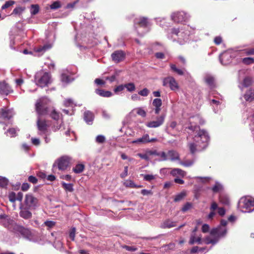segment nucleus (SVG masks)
<instances>
[{
	"instance_id": "43",
	"label": "nucleus",
	"mask_w": 254,
	"mask_h": 254,
	"mask_svg": "<svg viewBox=\"0 0 254 254\" xmlns=\"http://www.w3.org/2000/svg\"><path fill=\"white\" fill-rule=\"evenodd\" d=\"M186 196V193L184 192H181V193L176 195L174 198V201L175 202H178L184 198Z\"/></svg>"
},
{
	"instance_id": "21",
	"label": "nucleus",
	"mask_w": 254,
	"mask_h": 254,
	"mask_svg": "<svg viewBox=\"0 0 254 254\" xmlns=\"http://www.w3.org/2000/svg\"><path fill=\"white\" fill-rule=\"evenodd\" d=\"M95 92L97 94L103 97H110L113 95L111 91H105L103 89H96Z\"/></svg>"
},
{
	"instance_id": "55",
	"label": "nucleus",
	"mask_w": 254,
	"mask_h": 254,
	"mask_svg": "<svg viewBox=\"0 0 254 254\" xmlns=\"http://www.w3.org/2000/svg\"><path fill=\"white\" fill-rule=\"evenodd\" d=\"M28 181L32 183L33 184H36L38 182V179L37 178L33 176H30L28 178Z\"/></svg>"
},
{
	"instance_id": "29",
	"label": "nucleus",
	"mask_w": 254,
	"mask_h": 254,
	"mask_svg": "<svg viewBox=\"0 0 254 254\" xmlns=\"http://www.w3.org/2000/svg\"><path fill=\"white\" fill-rule=\"evenodd\" d=\"M189 243V244L190 245H193L195 243H197L199 244H201V238L200 237H198L197 238H196L195 237V234H191Z\"/></svg>"
},
{
	"instance_id": "28",
	"label": "nucleus",
	"mask_w": 254,
	"mask_h": 254,
	"mask_svg": "<svg viewBox=\"0 0 254 254\" xmlns=\"http://www.w3.org/2000/svg\"><path fill=\"white\" fill-rule=\"evenodd\" d=\"M0 117L3 119H10L11 118V116L9 114L8 110L1 109L0 110Z\"/></svg>"
},
{
	"instance_id": "10",
	"label": "nucleus",
	"mask_w": 254,
	"mask_h": 254,
	"mask_svg": "<svg viewBox=\"0 0 254 254\" xmlns=\"http://www.w3.org/2000/svg\"><path fill=\"white\" fill-rule=\"evenodd\" d=\"M172 19L176 22H182L188 20L187 14L184 11H178L174 13L172 15Z\"/></svg>"
},
{
	"instance_id": "57",
	"label": "nucleus",
	"mask_w": 254,
	"mask_h": 254,
	"mask_svg": "<svg viewBox=\"0 0 254 254\" xmlns=\"http://www.w3.org/2000/svg\"><path fill=\"white\" fill-rule=\"evenodd\" d=\"M159 156L161 157L162 161H166L168 159L167 153L166 154L165 152H160L159 153Z\"/></svg>"
},
{
	"instance_id": "23",
	"label": "nucleus",
	"mask_w": 254,
	"mask_h": 254,
	"mask_svg": "<svg viewBox=\"0 0 254 254\" xmlns=\"http://www.w3.org/2000/svg\"><path fill=\"white\" fill-rule=\"evenodd\" d=\"M94 116L92 113L90 111H86L84 114V120L89 125L92 124Z\"/></svg>"
},
{
	"instance_id": "50",
	"label": "nucleus",
	"mask_w": 254,
	"mask_h": 254,
	"mask_svg": "<svg viewBox=\"0 0 254 254\" xmlns=\"http://www.w3.org/2000/svg\"><path fill=\"white\" fill-rule=\"evenodd\" d=\"M222 189V186L218 183H216L212 188V190L214 192H217Z\"/></svg>"
},
{
	"instance_id": "11",
	"label": "nucleus",
	"mask_w": 254,
	"mask_h": 254,
	"mask_svg": "<svg viewBox=\"0 0 254 254\" xmlns=\"http://www.w3.org/2000/svg\"><path fill=\"white\" fill-rule=\"evenodd\" d=\"M36 111L39 115H45L48 114V108L43 101H38L35 105Z\"/></svg>"
},
{
	"instance_id": "52",
	"label": "nucleus",
	"mask_w": 254,
	"mask_h": 254,
	"mask_svg": "<svg viewBox=\"0 0 254 254\" xmlns=\"http://www.w3.org/2000/svg\"><path fill=\"white\" fill-rule=\"evenodd\" d=\"M9 200L11 202H15L16 199V194L14 192H10L8 195Z\"/></svg>"
},
{
	"instance_id": "40",
	"label": "nucleus",
	"mask_w": 254,
	"mask_h": 254,
	"mask_svg": "<svg viewBox=\"0 0 254 254\" xmlns=\"http://www.w3.org/2000/svg\"><path fill=\"white\" fill-rule=\"evenodd\" d=\"M194 161L193 160H188L180 162V164L185 167H190L193 165Z\"/></svg>"
},
{
	"instance_id": "62",
	"label": "nucleus",
	"mask_w": 254,
	"mask_h": 254,
	"mask_svg": "<svg viewBox=\"0 0 254 254\" xmlns=\"http://www.w3.org/2000/svg\"><path fill=\"white\" fill-rule=\"evenodd\" d=\"M141 193L143 195H152L153 192L151 190H147L144 189L141 190Z\"/></svg>"
},
{
	"instance_id": "4",
	"label": "nucleus",
	"mask_w": 254,
	"mask_h": 254,
	"mask_svg": "<svg viewBox=\"0 0 254 254\" xmlns=\"http://www.w3.org/2000/svg\"><path fill=\"white\" fill-rule=\"evenodd\" d=\"M8 223V224H4L5 227H7L9 229H11V227L13 228V230L15 232H19L22 236L24 237H28L31 234V232L29 229L26 228L22 226L17 225L14 221L10 219H7L5 220Z\"/></svg>"
},
{
	"instance_id": "33",
	"label": "nucleus",
	"mask_w": 254,
	"mask_h": 254,
	"mask_svg": "<svg viewBox=\"0 0 254 254\" xmlns=\"http://www.w3.org/2000/svg\"><path fill=\"white\" fill-rule=\"evenodd\" d=\"M124 185L126 187L130 188H140L142 187V186H137L135 185L131 180H127L125 182Z\"/></svg>"
},
{
	"instance_id": "44",
	"label": "nucleus",
	"mask_w": 254,
	"mask_h": 254,
	"mask_svg": "<svg viewBox=\"0 0 254 254\" xmlns=\"http://www.w3.org/2000/svg\"><path fill=\"white\" fill-rule=\"evenodd\" d=\"M252 79L250 77H246L243 80V84L245 87H248L251 85Z\"/></svg>"
},
{
	"instance_id": "35",
	"label": "nucleus",
	"mask_w": 254,
	"mask_h": 254,
	"mask_svg": "<svg viewBox=\"0 0 254 254\" xmlns=\"http://www.w3.org/2000/svg\"><path fill=\"white\" fill-rule=\"evenodd\" d=\"M219 201L224 205H229L230 203L229 199L228 196L223 194L220 195Z\"/></svg>"
},
{
	"instance_id": "7",
	"label": "nucleus",
	"mask_w": 254,
	"mask_h": 254,
	"mask_svg": "<svg viewBox=\"0 0 254 254\" xmlns=\"http://www.w3.org/2000/svg\"><path fill=\"white\" fill-rule=\"evenodd\" d=\"M71 158L67 156H64L59 158L57 161V165L59 170H65L71 162Z\"/></svg>"
},
{
	"instance_id": "38",
	"label": "nucleus",
	"mask_w": 254,
	"mask_h": 254,
	"mask_svg": "<svg viewBox=\"0 0 254 254\" xmlns=\"http://www.w3.org/2000/svg\"><path fill=\"white\" fill-rule=\"evenodd\" d=\"M125 88L129 92H132L135 90V86L133 83H128L125 84Z\"/></svg>"
},
{
	"instance_id": "49",
	"label": "nucleus",
	"mask_w": 254,
	"mask_h": 254,
	"mask_svg": "<svg viewBox=\"0 0 254 254\" xmlns=\"http://www.w3.org/2000/svg\"><path fill=\"white\" fill-rule=\"evenodd\" d=\"M192 207V203L190 202H187L182 208L181 210L183 212H185L190 209Z\"/></svg>"
},
{
	"instance_id": "41",
	"label": "nucleus",
	"mask_w": 254,
	"mask_h": 254,
	"mask_svg": "<svg viewBox=\"0 0 254 254\" xmlns=\"http://www.w3.org/2000/svg\"><path fill=\"white\" fill-rule=\"evenodd\" d=\"M140 176L143 177V179L145 181L150 182L155 179V176L150 174H141Z\"/></svg>"
},
{
	"instance_id": "13",
	"label": "nucleus",
	"mask_w": 254,
	"mask_h": 254,
	"mask_svg": "<svg viewBox=\"0 0 254 254\" xmlns=\"http://www.w3.org/2000/svg\"><path fill=\"white\" fill-rule=\"evenodd\" d=\"M164 118L165 117L164 116H161L157 118L156 121H153L148 122L146 124V126L150 128L158 127L163 124L164 122Z\"/></svg>"
},
{
	"instance_id": "2",
	"label": "nucleus",
	"mask_w": 254,
	"mask_h": 254,
	"mask_svg": "<svg viewBox=\"0 0 254 254\" xmlns=\"http://www.w3.org/2000/svg\"><path fill=\"white\" fill-rule=\"evenodd\" d=\"M34 80L35 84L41 88L48 86L52 81L51 74L42 71L36 73Z\"/></svg>"
},
{
	"instance_id": "60",
	"label": "nucleus",
	"mask_w": 254,
	"mask_h": 254,
	"mask_svg": "<svg viewBox=\"0 0 254 254\" xmlns=\"http://www.w3.org/2000/svg\"><path fill=\"white\" fill-rule=\"evenodd\" d=\"M125 88V84L124 85H123V84L120 85L115 88L114 92L116 93H117L119 92L122 91Z\"/></svg>"
},
{
	"instance_id": "14",
	"label": "nucleus",
	"mask_w": 254,
	"mask_h": 254,
	"mask_svg": "<svg viewBox=\"0 0 254 254\" xmlns=\"http://www.w3.org/2000/svg\"><path fill=\"white\" fill-rule=\"evenodd\" d=\"M13 92L9 85L5 81L0 82V93L1 94L8 95Z\"/></svg>"
},
{
	"instance_id": "45",
	"label": "nucleus",
	"mask_w": 254,
	"mask_h": 254,
	"mask_svg": "<svg viewBox=\"0 0 254 254\" xmlns=\"http://www.w3.org/2000/svg\"><path fill=\"white\" fill-rule=\"evenodd\" d=\"M8 181L5 178H0V188H5L8 185Z\"/></svg>"
},
{
	"instance_id": "5",
	"label": "nucleus",
	"mask_w": 254,
	"mask_h": 254,
	"mask_svg": "<svg viewBox=\"0 0 254 254\" xmlns=\"http://www.w3.org/2000/svg\"><path fill=\"white\" fill-rule=\"evenodd\" d=\"M24 204L29 209L35 210L39 205V200L33 194L29 193L25 195Z\"/></svg>"
},
{
	"instance_id": "22",
	"label": "nucleus",
	"mask_w": 254,
	"mask_h": 254,
	"mask_svg": "<svg viewBox=\"0 0 254 254\" xmlns=\"http://www.w3.org/2000/svg\"><path fill=\"white\" fill-rule=\"evenodd\" d=\"M244 97L246 101L252 102L254 100V90L250 89L245 94Z\"/></svg>"
},
{
	"instance_id": "20",
	"label": "nucleus",
	"mask_w": 254,
	"mask_h": 254,
	"mask_svg": "<svg viewBox=\"0 0 254 254\" xmlns=\"http://www.w3.org/2000/svg\"><path fill=\"white\" fill-rule=\"evenodd\" d=\"M162 103L161 99L155 98L153 100L152 105L155 107V113L156 114H158L160 113L161 111L160 107L162 106Z\"/></svg>"
},
{
	"instance_id": "53",
	"label": "nucleus",
	"mask_w": 254,
	"mask_h": 254,
	"mask_svg": "<svg viewBox=\"0 0 254 254\" xmlns=\"http://www.w3.org/2000/svg\"><path fill=\"white\" fill-rule=\"evenodd\" d=\"M244 53L248 56L254 55V48L245 49Z\"/></svg>"
},
{
	"instance_id": "39",
	"label": "nucleus",
	"mask_w": 254,
	"mask_h": 254,
	"mask_svg": "<svg viewBox=\"0 0 254 254\" xmlns=\"http://www.w3.org/2000/svg\"><path fill=\"white\" fill-rule=\"evenodd\" d=\"M171 69L174 72L177 73L179 75H182L184 74V72L182 70L177 68L175 64H171L170 65Z\"/></svg>"
},
{
	"instance_id": "36",
	"label": "nucleus",
	"mask_w": 254,
	"mask_h": 254,
	"mask_svg": "<svg viewBox=\"0 0 254 254\" xmlns=\"http://www.w3.org/2000/svg\"><path fill=\"white\" fill-rule=\"evenodd\" d=\"M39 6L38 4H32L31 5L30 13L32 15H36L39 12Z\"/></svg>"
},
{
	"instance_id": "56",
	"label": "nucleus",
	"mask_w": 254,
	"mask_h": 254,
	"mask_svg": "<svg viewBox=\"0 0 254 254\" xmlns=\"http://www.w3.org/2000/svg\"><path fill=\"white\" fill-rule=\"evenodd\" d=\"M73 102L71 99H67L64 101V105L66 107L72 106Z\"/></svg>"
},
{
	"instance_id": "63",
	"label": "nucleus",
	"mask_w": 254,
	"mask_h": 254,
	"mask_svg": "<svg viewBox=\"0 0 254 254\" xmlns=\"http://www.w3.org/2000/svg\"><path fill=\"white\" fill-rule=\"evenodd\" d=\"M94 82L98 85H104L105 84V81L100 78H96Z\"/></svg>"
},
{
	"instance_id": "6",
	"label": "nucleus",
	"mask_w": 254,
	"mask_h": 254,
	"mask_svg": "<svg viewBox=\"0 0 254 254\" xmlns=\"http://www.w3.org/2000/svg\"><path fill=\"white\" fill-rule=\"evenodd\" d=\"M50 122L44 119L38 118L37 121V126L38 130L40 131L39 134L47 135L48 132V128L50 126Z\"/></svg>"
},
{
	"instance_id": "30",
	"label": "nucleus",
	"mask_w": 254,
	"mask_h": 254,
	"mask_svg": "<svg viewBox=\"0 0 254 254\" xmlns=\"http://www.w3.org/2000/svg\"><path fill=\"white\" fill-rule=\"evenodd\" d=\"M62 187L66 191L72 192L74 190L73 185L72 184H66L63 182L62 183Z\"/></svg>"
},
{
	"instance_id": "42",
	"label": "nucleus",
	"mask_w": 254,
	"mask_h": 254,
	"mask_svg": "<svg viewBox=\"0 0 254 254\" xmlns=\"http://www.w3.org/2000/svg\"><path fill=\"white\" fill-rule=\"evenodd\" d=\"M50 117L54 120L58 121L60 119V113L53 110L50 114Z\"/></svg>"
},
{
	"instance_id": "64",
	"label": "nucleus",
	"mask_w": 254,
	"mask_h": 254,
	"mask_svg": "<svg viewBox=\"0 0 254 254\" xmlns=\"http://www.w3.org/2000/svg\"><path fill=\"white\" fill-rule=\"evenodd\" d=\"M30 188V185L27 183H23L21 186V190L23 191H27Z\"/></svg>"
},
{
	"instance_id": "34",
	"label": "nucleus",
	"mask_w": 254,
	"mask_h": 254,
	"mask_svg": "<svg viewBox=\"0 0 254 254\" xmlns=\"http://www.w3.org/2000/svg\"><path fill=\"white\" fill-rule=\"evenodd\" d=\"M136 23L140 27H145L147 26L148 24L147 19L145 17L140 18Z\"/></svg>"
},
{
	"instance_id": "3",
	"label": "nucleus",
	"mask_w": 254,
	"mask_h": 254,
	"mask_svg": "<svg viewBox=\"0 0 254 254\" xmlns=\"http://www.w3.org/2000/svg\"><path fill=\"white\" fill-rule=\"evenodd\" d=\"M238 207L243 212H251L254 210V199L251 197H243L239 201Z\"/></svg>"
},
{
	"instance_id": "37",
	"label": "nucleus",
	"mask_w": 254,
	"mask_h": 254,
	"mask_svg": "<svg viewBox=\"0 0 254 254\" xmlns=\"http://www.w3.org/2000/svg\"><path fill=\"white\" fill-rule=\"evenodd\" d=\"M242 63L245 64L249 65L254 63V58L252 57H247L242 59Z\"/></svg>"
},
{
	"instance_id": "59",
	"label": "nucleus",
	"mask_w": 254,
	"mask_h": 254,
	"mask_svg": "<svg viewBox=\"0 0 254 254\" xmlns=\"http://www.w3.org/2000/svg\"><path fill=\"white\" fill-rule=\"evenodd\" d=\"M44 224L50 229L53 228L56 225V223L52 221H46Z\"/></svg>"
},
{
	"instance_id": "27",
	"label": "nucleus",
	"mask_w": 254,
	"mask_h": 254,
	"mask_svg": "<svg viewBox=\"0 0 254 254\" xmlns=\"http://www.w3.org/2000/svg\"><path fill=\"white\" fill-rule=\"evenodd\" d=\"M52 48V45L50 44H47L43 46H40L36 49V52L38 53H44L48 50H49Z\"/></svg>"
},
{
	"instance_id": "54",
	"label": "nucleus",
	"mask_w": 254,
	"mask_h": 254,
	"mask_svg": "<svg viewBox=\"0 0 254 254\" xmlns=\"http://www.w3.org/2000/svg\"><path fill=\"white\" fill-rule=\"evenodd\" d=\"M75 231L76 229L74 227L71 228L70 231L69 236L72 241H74L75 239Z\"/></svg>"
},
{
	"instance_id": "31",
	"label": "nucleus",
	"mask_w": 254,
	"mask_h": 254,
	"mask_svg": "<svg viewBox=\"0 0 254 254\" xmlns=\"http://www.w3.org/2000/svg\"><path fill=\"white\" fill-rule=\"evenodd\" d=\"M85 168L83 164H77L75 167L73 168V171L76 174H79L83 172Z\"/></svg>"
},
{
	"instance_id": "46",
	"label": "nucleus",
	"mask_w": 254,
	"mask_h": 254,
	"mask_svg": "<svg viewBox=\"0 0 254 254\" xmlns=\"http://www.w3.org/2000/svg\"><path fill=\"white\" fill-rule=\"evenodd\" d=\"M24 9V8H23L22 7H16L13 9L11 14H20L22 12Z\"/></svg>"
},
{
	"instance_id": "16",
	"label": "nucleus",
	"mask_w": 254,
	"mask_h": 254,
	"mask_svg": "<svg viewBox=\"0 0 254 254\" xmlns=\"http://www.w3.org/2000/svg\"><path fill=\"white\" fill-rule=\"evenodd\" d=\"M196 142L197 143V144H195V143L191 142V143H189L188 145V146L189 148L190 152L192 154H194L196 152V151L197 150V147H198V150H202V149H204V148H201L200 146V145H201L202 144L201 140L199 139L198 141Z\"/></svg>"
},
{
	"instance_id": "25",
	"label": "nucleus",
	"mask_w": 254,
	"mask_h": 254,
	"mask_svg": "<svg viewBox=\"0 0 254 254\" xmlns=\"http://www.w3.org/2000/svg\"><path fill=\"white\" fill-rule=\"evenodd\" d=\"M170 174L173 176H179L184 177L186 175V172L183 170L179 168H174L172 170Z\"/></svg>"
},
{
	"instance_id": "19",
	"label": "nucleus",
	"mask_w": 254,
	"mask_h": 254,
	"mask_svg": "<svg viewBox=\"0 0 254 254\" xmlns=\"http://www.w3.org/2000/svg\"><path fill=\"white\" fill-rule=\"evenodd\" d=\"M167 155L168 159L172 161L180 160L179 154L176 151L174 150H169L167 153Z\"/></svg>"
},
{
	"instance_id": "17",
	"label": "nucleus",
	"mask_w": 254,
	"mask_h": 254,
	"mask_svg": "<svg viewBox=\"0 0 254 254\" xmlns=\"http://www.w3.org/2000/svg\"><path fill=\"white\" fill-rule=\"evenodd\" d=\"M205 82L209 86L211 89L216 87L214 77L210 75H207L204 77Z\"/></svg>"
},
{
	"instance_id": "48",
	"label": "nucleus",
	"mask_w": 254,
	"mask_h": 254,
	"mask_svg": "<svg viewBox=\"0 0 254 254\" xmlns=\"http://www.w3.org/2000/svg\"><path fill=\"white\" fill-rule=\"evenodd\" d=\"M15 3L14 1L10 0L5 2V3L2 6L1 8L2 9H6L12 6Z\"/></svg>"
},
{
	"instance_id": "47",
	"label": "nucleus",
	"mask_w": 254,
	"mask_h": 254,
	"mask_svg": "<svg viewBox=\"0 0 254 254\" xmlns=\"http://www.w3.org/2000/svg\"><path fill=\"white\" fill-rule=\"evenodd\" d=\"M61 7V4L60 1H54L51 5L50 8L52 9H56Z\"/></svg>"
},
{
	"instance_id": "8",
	"label": "nucleus",
	"mask_w": 254,
	"mask_h": 254,
	"mask_svg": "<svg viewBox=\"0 0 254 254\" xmlns=\"http://www.w3.org/2000/svg\"><path fill=\"white\" fill-rule=\"evenodd\" d=\"M164 86H169L172 90H176L179 88V85L175 79L171 76L166 77L163 81Z\"/></svg>"
},
{
	"instance_id": "32",
	"label": "nucleus",
	"mask_w": 254,
	"mask_h": 254,
	"mask_svg": "<svg viewBox=\"0 0 254 254\" xmlns=\"http://www.w3.org/2000/svg\"><path fill=\"white\" fill-rule=\"evenodd\" d=\"M204 241L205 243L207 245H208L210 244L214 245L218 242V238H216L214 236V238L212 239L210 237H207L204 239Z\"/></svg>"
},
{
	"instance_id": "15",
	"label": "nucleus",
	"mask_w": 254,
	"mask_h": 254,
	"mask_svg": "<svg viewBox=\"0 0 254 254\" xmlns=\"http://www.w3.org/2000/svg\"><path fill=\"white\" fill-rule=\"evenodd\" d=\"M19 215L21 217L24 219H29L32 218V213L29 211V209L26 206L25 207H21L20 208Z\"/></svg>"
},
{
	"instance_id": "12",
	"label": "nucleus",
	"mask_w": 254,
	"mask_h": 254,
	"mask_svg": "<svg viewBox=\"0 0 254 254\" xmlns=\"http://www.w3.org/2000/svg\"><path fill=\"white\" fill-rule=\"evenodd\" d=\"M111 57L115 63H118L125 59V54L122 50H117L112 53Z\"/></svg>"
},
{
	"instance_id": "61",
	"label": "nucleus",
	"mask_w": 254,
	"mask_h": 254,
	"mask_svg": "<svg viewBox=\"0 0 254 254\" xmlns=\"http://www.w3.org/2000/svg\"><path fill=\"white\" fill-rule=\"evenodd\" d=\"M214 42L216 45H220L222 42V38L221 36H216L214 39Z\"/></svg>"
},
{
	"instance_id": "51",
	"label": "nucleus",
	"mask_w": 254,
	"mask_h": 254,
	"mask_svg": "<svg viewBox=\"0 0 254 254\" xmlns=\"http://www.w3.org/2000/svg\"><path fill=\"white\" fill-rule=\"evenodd\" d=\"M96 141L99 143H103L105 141V137L102 135H99L96 138Z\"/></svg>"
},
{
	"instance_id": "58",
	"label": "nucleus",
	"mask_w": 254,
	"mask_h": 254,
	"mask_svg": "<svg viewBox=\"0 0 254 254\" xmlns=\"http://www.w3.org/2000/svg\"><path fill=\"white\" fill-rule=\"evenodd\" d=\"M149 92V90L147 88H145L143 89L142 90H140L138 92V94L142 96L145 97L148 95Z\"/></svg>"
},
{
	"instance_id": "26",
	"label": "nucleus",
	"mask_w": 254,
	"mask_h": 254,
	"mask_svg": "<svg viewBox=\"0 0 254 254\" xmlns=\"http://www.w3.org/2000/svg\"><path fill=\"white\" fill-rule=\"evenodd\" d=\"M61 79L63 82L69 83L73 80V78H71L66 73H62L61 75Z\"/></svg>"
},
{
	"instance_id": "18",
	"label": "nucleus",
	"mask_w": 254,
	"mask_h": 254,
	"mask_svg": "<svg viewBox=\"0 0 254 254\" xmlns=\"http://www.w3.org/2000/svg\"><path fill=\"white\" fill-rule=\"evenodd\" d=\"M176 226V222L172 221L169 219L164 221L161 224L160 227L162 229L171 228Z\"/></svg>"
},
{
	"instance_id": "1",
	"label": "nucleus",
	"mask_w": 254,
	"mask_h": 254,
	"mask_svg": "<svg viewBox=\"0 0 254 254\" xmlns=\"http://www.w3.org/2000/svg\"><path fill=\"white\" fill-rule=\"evenodd\" d=\"M188 129L193 132H195L197 133L194 136V141L197 142L198 139H200L202 140V144L201 145H200V147L205 148L208 145V142L209 140V137L207 131L204 129H200L198 126L190 125L188 127Z\"/></svg>"
},
{
	"instance_id": "9",
	"label": "nucleus",
	"mask_w": 254,
	"mask_h": 254,
	"mask_svg": "<svg viewBox=\"0 0 254 254\" xmlns=\"http://www.w3.org/2000/svg\"><path fill=\"white\" fill-rule=\"evenodd\" d=\"M210 235L215 236L216 238H218V240L220 238L224 237L227 233V229L225 227H222L219 226L217 228L212 229L210 231Z\"/></svg>"
},
{
	"instance_id": "24",
	"label": "nucleus",
	"mask_w": 254,
	"mask_h": 254,
	"mask_svg": "<svg viewBox=\"0 0 254 254\" xmlns=\"http://www.w3.org/2000/svg\"><path fill=\"white\" fill-rule=\"evenodd\" d=\"M149 135L148 134H144L142 137L134 140L132 141L133 144H145L148 143Z\"/></svg>"
}]
</instances>
